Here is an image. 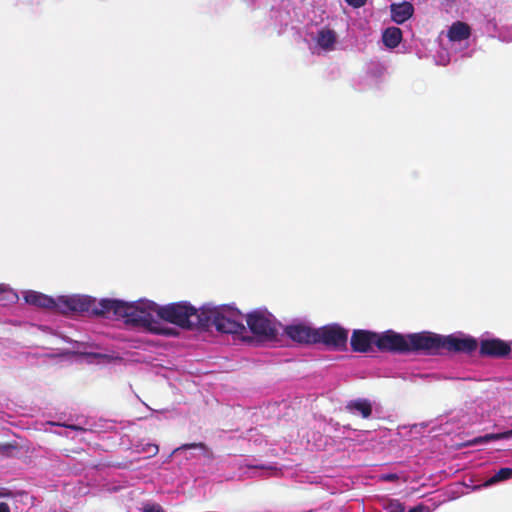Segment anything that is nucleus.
Returning <instances> with one entry per match:
<instances>
[{
    "label": "nucleus",
    "mask_w": 512,
    "mask_h": 512,
    "mask_svg": "<svg viewBox=\"0 0 512 512\" xmlns=\"http://www.w3.org/2000/svg\"><path fill=\"white\" fill-rule=\"evenodd\" d=\"M100 314L106 317L124 319L125 323L135 327H142L152 333L160 335H172V329L161 328V323L154 318L157 314V304L152 301L129 303L117 299H101L99 301Z\"/></svg>",
    "instance_id": "obj_1"
},
{
    "label": "nucleus",
    "mask_w": 512,
    "mask_h": 512,
    "mask_svg": "<svg viewBox=\"0 0 512 512\" xmlns=\"http://www.w3.org/2000/svg\"><path fill=\"white\" fill-rule=\"evenodd\" d=\"M201 328L208 329L214 326L217 331L227 334H242L246 328L243 324L242 313L229 305L201 307Z\"/></svg>",
    "instance_id": "obj_2"
},
{
    "label": "nucleus",
    "mask_w": 512,
    "mask_h": 512,
    "mask_svg": "<svg viewBox=\"0 0 512 512\" xmlns=\"http://www.w3.org/2000/svg\"><path fill=\"white\" fill-rule=\"evenodd\" d=\"M157 316L184 329L201 328V308L196 309L188 302H175L165 306L157 305Z\"/></svg>",
    "instance_id": "obj_3"
},
{
    "label": "nucleus",
    "mask_w": 512,
    "mask_h": 512,
    "mask_svg": "<svg viewBox=\"0 0 512 512\" xmlns=\"http://www.w3.org/2000/svg\"><path fill=\"white\" fill-rule=\"evenodd\" d=\"M408 354L422 353L425 355L440 354L443 345V335L423 331L407 335Z\"/></svg>",
    "instance_id": "obj_4"
},
{
    "label": "nucleus",
    "mask_w": 512,
    "mask_h": 512,
    "mask_svg": "<svg viewBox=\"0 0 512 512\" xmlns=\"http://www.w3.org/2000/svg\"><path fill=\"white\" fill-rule=\"evenodd\" d=\"M348 341V330L338 324H329L316 328V344H323L332 350H345Z\"/></svg>",
    "instance_id": "obj_5"
},
{
    "label": "nucleus",
    "mask_w": 512,
    "mask_h": 512,
    "mask_svg": "<svg viewBox=\"0 0 512 512\" xmlns=\"http://www.w3.org/2000/svg\"><path fill=\"white\" fill-rule=\"evenodd\" d=\"M247 326L250 331L262 341H273L277 338V329L270 317L259 311H254L246 316Z\"/></svg>",
    "instance_id": "obj_6"
},
{
    "label": "nucleus",
    "mask_w": 512,
    "mask_h": 512,
    "mask_svg": "<svg viewBox=\"0 0 512 512\" xmlns=\"http://www.w3.org/2000/svg\"><path fill=\"white\" fill-rule=\"evenodd\" d=\"M376 347L381 352L408 354L407 335L393 330L377 333Z\"/></svg>",
    "instance_id": "obj_7"
},
{
    "label": "nucleus",
    "mask_w": 512,
    "mask_h": 512,
    "mask_svg": "<svg viewBox=\"0 0 512 512\" xmlns=\"http://www.w3.org/2000/svg\"><path fill=\"white\" fill-rule=\"evenodd\" d=\"M58 306H60L63 311H91L93 314L97 316L106 317V314H100L96 312L99 311L100 308L99 301L97 302L96 299H93L88 296L61 297L58 300Z\"/></svg>",
    "instance_id": "obj_8"
},
{
    "label": "nucleus",
    "mask_w": 512,
    "mask_h": 512,
    "mask_svg": "<svg viewBox=\"0 0 512 512\" xmlns=\"http://www.w3.org/2000/svg\"><path fill=\"white\" fill-rule=\"evenodd\" d=\"M477 347L478 342L472 336L458 337L453 334L443 336L442 350L448 352L472 354Z\"/></svg>",
    "instance_id": "obj_9"
},
{
    "label": "nucleus",
    "mask_w": 512,
    "mask_h": 512,
    "mask_svg": "<svg viewBox=\"0 0 512 512\" xmlns=\"http://www.w3.org/2000/svg\"><path fill=\"white\" fill-rule=\"evenodd\" d=\"M284 332L296 343L306 345L316 344V328L299 323L286 326Z\"/></svg>",
    "instance_id": "obj_10"
},
{
    "label": "nucleus",
    "mask_w": 512,
    "mask_h": 512,
    "mask_svg": "<svg viewBox=\"0 0 512 512\" xmlns=\"http://www.w3.org/2000/svg\"><path fill=\"white\" fill-rule=\"evenodd\" d=\"M511 353L510 345L504 340L494 338L482 340L479 354L482 357L505 358Z\"/></svg>",
    "instance_id": "obj_11"
},
{
    "label": "nucleus",
    "mask_w": 512,
    "mask_h": 512,
    "mask_svg": "<svg viewBox=\"0 0 512 512\" xmlns=\"http://www.w3.org/2000/svg\"><path fill=\"white\" fill-rule=\"evenodd\" d=\"M377 333L369 330H354L350 345L353 352L367 353L372 349V345L376 346Z\"/></svg>",
    "instance_id": "obj_12"
},
{
    "label": "nucleus",
    "mask_w": 512,
    "mask_h": 512,
    "mask_svg": "<svg viewBox=\"0 0 512 512\" xmlns=\"http://www.w3.org/2000/svg\"><path fill=\"white\" fill-rule=\"evenodd\" d=\"M345 409L352 415L361 416L363 419L370 418L373 412L371 401L365 398H358L349 401L346 404Z\"/></svg>",
    "instance_id": "obj_13"
},
{
    "label": "nucleus",
    "mask_w": 512,
    "mask_h": 512,
    "mask_svg": "<svg viewBox=\"0 0 512 512\" xmlns=\"http://www.w3.org/2000/svg\"><path fill=\"white\" fill-rule=\"evenodd\" d=\"M390 11L392 20L397 24H403L412 17L414 7L411 3L405 1L399 4H391Z\"/></svg>",
    "instance_id": "obj_14"
},
{
    "label": "nucleus",
    "mask_w": 512,
    "mask_h": 512,
    "mask_svg": "<svg viewBox=\"0 0 512 512\" xmlns=\"http://www.w3.org/2000/svg\"><path fill=\"white\" fill-rule=\"evenodd\" d=\"M24 299L29 305L40 308L53 309L58 306L53 298L36 291L27 292L24 296Z\"/></svg>",
    "instance_id": "obj_15"
},
{
    "label": "nucleus",
    "mask_w": 512,
    "mask_h": 512,
    "mask_svg": "<svg viewBox=\"0 0 512 512\" xmlns=\"http://www.w3.org/2000/svg\"><path fill=\"white\" fill-rule=\"evenodd\" d=\"M470 35H471L470 26L467 23L461 22V21H457V22L453 23L450 26L448 33H447L449 40L454 41V42H460V41L466 40L470 37Z\"/></svg>",
    "instance_id": "obj_16"
},
{
    "label": "nucleus",
    "mask_w": 512,
    "mask_h": 512,
    "mask_svg": "<svg viewBox=\"0 0 512 512\" xmlns=\"http://www.w3.org/2000/svg\"><path fill=\"white\" fill-rule=\"evenodd\" d=\"M383 43L388 48H396L402 40V31L398 27H389L382 35Z\"/></svg>",
    "instance_id": "obj_17"
},
{
    "label": "nucleus",
    "mask_w": 512,
    "mask_h": 512,
    "mask_svg": "<svg viewBox=\"0 0 512 512\" xmlns=\"http://www.w3.org/2000/svg\"><path fill=\"white\" fill-rule=\"evenodd\" d=\"M316 41L324 50H331L336 42V33L331 29L323 28L318 32Z\"/></svg>",
    "instance_id": "obj_18"
},
{
    "label": "nucleus",
    "mask_w": 512,
    "mask_h": 512,
    "mask_svg": "<svg viewBox=\"0 0 512 512\" xmlns=\"http://www.w3.org/2000/svg\"><path fill=\"white\" fill-rule=\"evenodd\" d=\"M511 437H512V429L509 431L501 432V433H490V434H486L484 436L476 437V438L468 441V443L466 445L467 446L478 445V444H483V443H487L490 441L508 439Z\"/></svg>",
    "instance_id": "obj_19"
},
{
    "label": "nucleus",
    "mask_w": 512,
    "mask_h": 512,
    "mask_svg": "<svg viewBox=\"0 0 512 512\" xmlns=\"http://www.w3.org/2000/svg\"><path fill=\"white\" fill-rule=\"evenodd\" d=\"M512 477V469L511 468H501L496 474H494L491 479L488 481L489 484L496 483L499 481L507 480Z\"/></svg>",
    "instance_id": "obj_20"
},
{
    "label": "nucleus",
    "mask_w": 512,
    "mask_h": 512,
    "mask_svg": "<svg viewBox=\"0 0 512 512\" xmlns=\"http://www.w3.org/2000/svg\"><path fill=\"white\" fill-rule=\"evenodd\" d=\"M384 512H404V505L397 499L389 500L383 507Z\"/></svg>",
    "instance_id": "obj_21"
},
{
    "label": "nucleus",
    "mask_w": 512,
    "mask_h": 512,
    "mask_svg": "<svg viewBox=\"0 0 512 512\" xmlns=\"http://www.w3.org/2000/svg\"><path fill=\"white\" fill-rule=\"evenodd\" d=\"M143 512H165L160 504L146 503L142 508Z\"/></svg>",
    "instance_id": "obj_22"
},
{
    "label": "nucleus",
    "mask_w": 512,
    "mask_h": 512,
    "mask_svg": "<svg viewBox=\"0 0 512 512\" xmlns=\"http://www.w3.org/2000/svg\"><path fill=\"white\" fill-rule=\"evenodd\" d=\"M9 296H15L12 291L4 284H0V300H8Z\"/></svg>",
    "instance_id": "obj_23"
},
{
    "label": "nucleus",
    "mask_w": 512,
    "mask_h": 512,
    "mask_svg": "<svg viewBox=\"0 0 512 512\" xmlns=\"http://www.w3.org/2000/svg\"><path fill=\"white\" fill-rule=\"evenodd\" d=\"M348 5L354 8H360L366 4L367 0H345Z\"/></svg>",
    "instance_id": "obj_24"
},
{
    "label": "nucleus",
    "mask_w": 512,
    "mask_h": 512,
    "mask_svg": "<svg viewBox=\"0 0 512 512\" xmlns=\"http://www.w3.org/2000/svg\"><path fill=\"white\" fill-rule=\"evenodd\" d=\"M181 448H183V449H194V448L204 449L205 444L204 443H190V444L183 445Z\"/></svg>",
    "instance_id": "obj_25"
},
{
    "label": "nucleus",
    "mask_w": 512,
    "mask_h": 512,
    "mask_svg": "<svg viewBox=\"0 0 512 512\" xmlns=\"http://www.w3.org/2000/svg\"><path fill=\"white\" fill-rule=\"evenodd\" d=\"M381 479L388 482H394L399 479L397 474H385L381 476Z\"/></svg>",
    "instance_id": "obj_26"
},
{
    "label": "nucleus",
    "mask_w": 512,
    "mask_h": 512,
    "mask_svg": "<svg viewBox=\"0 0 512 512\" xmlns=\"http://www.w3.org/2000/svg\"><path fill=\"white\" fill-rule=\"evenodd\" d=\"M0 512H10V507L5 502H0Z\"/></svg>",
    "instance_id": "obj_27"
},
{
    "label": "nucleus",
    "mask_w": 512,
    "mask_h": 512,
    "mask_svg": "<svg viewBox=\"0 0 512 512\" xmlns=\"http://www.w3.org/2000/svg\"><path fill=\"white\" fill-rule=\"evenodd\" d=\"M423 508H424L423 505H417V506L409 509L408 512H423Z\"/></svg>",
    "instance_id": "obj_28"
},
{
    "label": "nucleus",
    "mask_w": 512,
    "mask_h": 512,
    "mask_svg": "<svg viewBox=\"0 0 512 512\" xmlns=\"http://www.w3.org/2000/svg\"><path fill=\"white\" fill-rule=\"evenodd\" d=\"M158 446L157 445H150V450L149 451H152L153 454H157L158 453Z\"/></svg>",
    "instance_id": "obj_29"
},
{
    "label": "nucleus",
    "mask_w": 512,
    "mask_h": 512,
    "mask_svg": "<svg viewBox=\"0 0 512 512\" xmlns=\"http://www.w3.org/2000/svg\"><path fill=\"white\" fill-rule=\"evenodd\" d=\"M253 468H260V469H273V468H272V467H270V466H264V465L253 466Z\"/></svg>",
    "instance_id": "obj_30"
}]
</instances>
